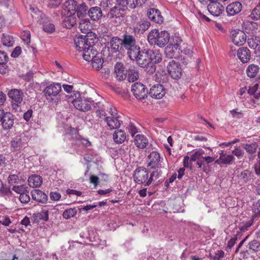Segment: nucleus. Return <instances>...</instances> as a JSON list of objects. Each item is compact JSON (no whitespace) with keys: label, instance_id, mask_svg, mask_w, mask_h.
Wrapping results in <instances>:
<instances>
[{"label":"nucleus","instance_id":"nucleus-1","mask_svg":"<svg viewBox=\"0 0 260 260\" xmlns=\"http://www.w3.org/2000/svg\"><path fill=\"white\" fill-rule=\"evenodd\" d=\"M90 5L88 2H81L78 3L75 0H68L63 5L62 8L65 11L72 10L77 14L78 18H84L87 16Z\"/></svg>","mask_w":260,"mask_h":260},{"label":"nucleus","instance_id":"nucleus-2","mask_svg":"<svg viewBox=\"0 0 260 260\" xmlns=\"http://www.w3.org/2000/svg\"><path fill=\"white\" fill-rule=\"evenodd\" d=\"M170 34L166 30L159 31L158 29H152L148 34L147 40L150 45H157L164 47L169 41Z\"/></svg>","mask_w":260,"mask_h":260},{"label":"nucleus","instance_id":"nucleus-3","mask_svg":"<svg viewBox=\"0 0 260 260\" xmlns=\"http://www.w3.org/2000/svg\"><path fill=\"white\" fill-rule=\"evenodd\" d=\"M149 49H144L141 50H137V51H134L132 54H129V58L135 61L137 64L142 68H145L148 65L149 63Z\"/></svg>","mask_w":260,"mask_h":260},{"label":"nucleus","instance_id":"nucleus-4","mask_svg":"<svg viewBox=\"0 0 260 260\" xmlns=\"http://www.w3.org/2000/svg\"><path fill=\"white\" fill-rule=\"evenodd\" d=\"M155 172H152L148 179V172L145 168H138L134 172L133 178L135 182L138 184H145V186L149 185L152 181Z\"/></svg>","mask_w":260,"mask_h":260},{"label":"nucleus","instance_id":"nucleus-5","mask_svg":"<svg viewBox=\"0 0 260 260\" xmlns=\"http://www.w3.org/2000/svg\"><path fill=\"white\" fill-rule=\"evenodd\" d=\"M122 40L123 50L125 49L127 51L128 56L129 54L140 49L136 38L133 35L125 34Z\"/></svg>","mask_w":260,"mask_h":260},{"label":"nucleus","instance_id":"nucleus-6","mask_svg":"<svg viewBox=\"0 0 260 260\" xmlns=\"http://www.w3.org/2000/svg\"><path fill=\"white\" fill-rule=\"evenodd\" d=\"M74 95L76 99H73L72 103L77 109L85 112L91 109V101L90 100H87L80 96L79 92L74 93Z\"/></svg>","mask_w":260,"mask_h":260},{"label":"nucleus","instance_id":"nucleus-7","mask_svg":"<svg viewBox=\"0 0 260 260\" xmlns=\"http://www.w3.org/2000/svg\"><path fill=\"white\" fill-rule=\"evenodd\" d=\"M127 9L126 5L124 1H120L114 7L110 9L108 13V16L110 18H118L122 17L125 14V11Z\"/></svg>","mask_w":260,"mask_h":260},{"label":"nucleus","instance_id":"nucleus-8","mask_svg":"<svg viewBox=\"0 0 260 260\" xmlns=\"http://www.w3.org/2000/svg\"><path fill=\"white\" fill-rule=\"evenodd\" d=\"M61 91L60 84L53 83L47 86L43 91L44 96L47 100H53Z\"/></svg>","mask_w":260,"mask_h":260},{"label":"nucleus","instance_id":"nucleus-9","mask_svg":"<svg viewBox=\"0 0 260 260\" xmlns=\"http://www.w3.org/2000/svg\"><path fill=\"white\" fill-rule=\"evenodd\" d=\"M167 70L170 76L175 80H178L182 76V70L180 64L174 60L169 62Z\"/></svg>","mask_w":260,"mask_h":260},{"label":"nucleus","instance_id":"nucleus-10","mask_svg":"<svg viewBox=\"0 0 260 260\" xmlns=\"http://www.w3.org/2000/svg\"><path fill=\"white\" fill-rule=\"evenodd\" d=\"M74 43L76 49L80 53L83 52L86 48H89L90 45L94 44L92 39H90L86 36H79L74 39Z\"/></svg>","mask_w":260,"mask_h":260},{"label":"nucleus","instance_id":"nucleus-11","mask_svg":"<svg viewBox=\"0 0 260 260\" xmlns=\"http://www.w3.org/2000/svg\"><path fill=\"white\" fill-rule=\"evenodd\" d=\"M29 137L23 133L17 136L11 142V146L14 150L17 151L27 146Z\"/></svg>","mask_w":260,"mask_h":260},{"label":"nucleus","instance_id":"nucleus-12","mask_svg":"<svg viewBox=\"0 0 260 260\" xmlns=\"http://www.w3.org/2000/svg\"><path fill=\"white\" fill-rule=\"evenodd\" d=\"M132 91L134 95L139 100L144 99L148 94V91L145 86L139 82L135 83L132 85Z\"/></svg>","mask_w":260,"mask_h":260},{"label":"nucleus","instance_id":"nucleus-13","mask_svg":"<svg viewBox=\"0 0 260 260\" xmlns=\"http://www.w3.org/2000/svg\"><path fill=\"white\" fill-rule=\"evenodd\" d=\"M230 35L233 43L237 46H242L246 42V35L243 31L232 30Z\"/></svg>","mask_w":260,"mask_h":260},{"label":"nucleus","instance_id":"nucleus-14","mask_svg":"<svg viewBox=\"0 0 260 260\" xmlns=\"http://www.w3.org/2000/svg\"><path fill=\"white\" fill-rule=\"evenodd\" d=\"M64 12H62L61 14L65 16L63 19V25L68 28H70L72 27L77 23V18L76 14L74 13L72 10L68 11L67 9Z\"/></svg>","mask_w":260,"mask_h":260},{"label":"nucleus","instance_id":"nucleus-15","mask_svg":"<svg viewBox=\"0 0 260 260\" xmlns=\"http://www.w3.org/2000/svg\"><path fill=\"white\" fill-rule=\"evenodd\" d=\"M9 97L11 99L12 102L14 103L12 106L14 108L18 107L23 101V93L18 89H14L11 90L8 92Z\"/></svg>","mask_w":260,"mask_h":260},{"label":"nucleus","instance_id":"nucleus-16","mask_svg":"<svg viewBox=\"0 0 260 260\" xmlns=\"http://www.w3.org/2000/svg\"><path fill=\"white\" fill-rule=\"evenodd\" d=\"M109 44L112 53L122 52L124 51L122 40L118 37L111 38Z\"/></svg>","mask_w":260,"mask_h":260},{"label":"nucleus","instance_id":"nucleus-17","mask_svg":"<svg viewBox=\"0 0 260 260\" xmlns=\"http://www.w3.org/2000/svg\"><path fill=\"white\" fill-rule=\"evenodd\" d=\"M166 91L164 86L160 84H156L150 88L149 94L153 98L160 99L165 95Z\"/></svg>","mask_w":260,"mask_h":260},{"label":"nucleus","instance_id":"nucleus-18","mask_svg":"<svg viewBox=\"0 0 260 260\" xmlns=\"http://www.w3.org/2000/svg\"><path fill=\"white\" fill-rule=\"evenodd\" d=\"M218 0L210 1V3L208 5V10L209 12L214 16H219L223 11L224 7L219 3Z\"/></svg>","mask_w":260,"mask_h":260},{"label":"nucleus","instance_id":"nucleus-19","mask_svg":"<svg viewBox=\"0 0 260 260\" xmlns=\"http://www.w3.org/2000/svg\"><path fill=\"white\" fill-rule=\"evenodd\" d=\"M87 16L92 21H98L103 17V13L101 8L98 6L89 7Z\"/></svg>","mask_w":260,"mask_h":260},{"label":"nucleus","instance_id":"nucleus-20","mask_svg":"<svg viewBox=\"0 0 260 260\" xmlns=\"http://www.w3.org/2000/svg\"><path fill=\"white\" fill-rule=\"evenodd\" d=\"M148 18L156 23H161L163 22V17L160 11L155 8H150L147 10Z\"/></svg>","mask_w":260,"mask_h":260},{"label":"nucleus","instance_id":"nucleus-21","mask_svg":"<svg viewBox=\"0 0 260 260\" xmlns=\"http://www.w3.org/2000/svg\"><path fill=\"white\" fill-rule=\"evenodd\" d=\"M150 26V23L145 20H140L133 27V31L135 34H142Z\"/></svg>","mask_w":260,"mask_h":260},{"label":"nucleus","instance_id":"nucleus-22","mask_svg":"<svg viewBox=\"0 0 260 260\" xmlns=\"http://www.w3.org/2000/svg\"><path fill=\"white\" fill-rule=\"evenodd\" d=\"M242 9V5L239 2H235L229 4L226 9L229 16H234L239 13Z\"/></svg>","mask_w":260,"mask_h":260},{"label":"nucleus","instance_id":"nucleus-23","mask_svg":"<svg viewBox=\"0 0 260 260\" xmlns=\"http://www.w3.org/2000/svg\"><path fill=\"white\" fill-rule=\"evenodd\" d=\"M14 116L10 112H6L1 121L3 128L4 130L11 129L14 124Z\"/></svg>","mask_w":260,"mask_h":260},{"label":"nucleus","instance_id":"nucleus-24","mask_svg":"<svg viewBox=\"0 0 260 260\" xmlns=\"http://www.w3.org/2000/svg\"><path fill=\"white\" fill-rule=\"evenodd\" d=\"M149 162L148 166L152 169H156L159 167L160 156L159 153L156 151L152 152L148 157Z\"/></svg>","mask_w":260,"mask_h":260},{"label":"nucleus","instance_id":"nucleus-25","mask_svg":"<svg viewBox=\"0 0 260 260\" xmlns=\"http://www.w3.org/2000/svg\"><path fill=\"white\" fill-rule=\"evenodd\" d=\"M114 73L116 79L119 81L124 80L126 77L127 71L125 70L123 64L121 62H117L114 67Z\"/></svg>","mask_w":260,"mask_h":260},{"label":"nucleus","instance_id":"nucleus-26","mask_svg":"<svg viewBox=\"0 0 260 260\" xmlns=\"http://www.w3.org/2000/svg\"><path fill=\"white\" fill-rule=\"evenodd\" d=\"M97 51L94 48V44H92L89 48H86L80 55L84 60L90 61L91 58L97 55Z\"/></svg>","mask_w":260,"mask_h":260},{"label":"nucleus","instance_id":"nucleus-27","mask_svg":"<svg viewBox=\"0 0 260 260\" xmlns=\"http://www.w3.org/2000/svg\"><path fill=\"white\" fill-rule=\"evenodd\" d=\"M237 56L243 63H247L251 58V53L247 48L242 47L238 50Z\"/></svg>","mask_w":260,"mask_h":260},{"label":"nucleus","instance_id":"nucleus-28","mask_svg":"<svg viewBox=\"0 0 260 260\" xmlns=\"http://www.w3.org/2000/svg\"><path fill=\"white\" fill-rule=\"evenodd\" d=\"M31 193L32 199L38 202L44 203L48 200L47 195L40 189H34Z\"/></svg>","mask_w":260,"mask_h":260},{"label":"nucleus","instance_id":"nucleus-29","mask_svg":"<svg viewBox=\"0 0 260 260\" xmlns=\"http://www.w3.org/2000/svg\"><path fill=\"white\" fill-rule=\"evenodd\" d=\"M124 2L127 8L128 7L134 9L137 8H142L147 4L148 0H125Z\"/></svg>","mask_w":260,"mask_h":260},{"label":"nucleus","instance_id":"nucleus-30","mask_svg":"<svg viewBox=\"0 0 260 260\" xmlns=\"http://www.w3.org/2000/svg\"><path fill=\"white\" fill-rule=\"evenodd\" d=\"M149 63H156L160 62L162 60V55L159 50L149 49Z\"/></svg>","mask_w":260,"mask_h":260},{"label":"nucleus","instance_id":"nucleus-31","mask_svg":"<svg viewBox=\"0 0 260 260\" xmlns=\"http://www.w3.org/2000/svg\"><path fill=\"white\" fill-rule=\"evenodd\" d=\"M134 143L137 147L144 149L148 144V141L144 135H137L135 137Z\"/></svg>","mask_w":260,"mask_h":260},{"label":"nucleus","instance_id":"nucleus-32","mask_svg":"<svg viewBox=\"0 0 260 260\" xmlns=\"http://www.w3.org/2000/svg\"><path fill=\"white\" fill-rule=\"evenodd\" d=\"M259 69L258 65L253 63L250 64L246 68V75L250 78H254L258 73Z\"/></svg>","mask_w":260,"mask_h":260},{"label":"nucleus","instance_id":"nucleus-33","mask_svg":"<svg viewBox=\"0 0 260 260\" xmlns=\"http://www.w3.org/2000/svg\"><path fill=\"white\" fill-rule=\"evenodd\" d=\"M105 121L111 129L118 128L121 124L120 120H118V117H106Z\"/></svg>","mask_w":260,"mask_h":260},{"label":"nucleus","instance_id":"nucleus-34","mask_svg":"<svg viewBox=\"0 0 260 260\" xmlns=\"http://www.w3.org/2000/svg\"><path fill=\"white\" fill-rule=\"evenodd\" d=\"M91 22L87 18H82L79 24V28L83 33H87L90 30Z\"/></svg>","mask_w":260,"mask_h":260},{"label":"nucleus","instance_id":"nucleus-35","mask_svg":"<svg viewBox=\"0 0 260 260\" xmlns=\"http://www.w3.org/2000/svg\"><path fill=\"white\" fill-rule=\"evenodd\" d=\"M42 178L37 175H32L28 179L29 185L32 187H37L42 184Z\"/></svg>","mask_w":260,"mask_h":260},{"label":"nucleus","instance_id":"nucleus-36","mask_svg":"<svg viewBox=\"0 0 260 260\" xmlns=\"http://www.w3.org/2000/svg\"><path fill=\"white\" fill-rule=\"evenodd\" d=\"M126 139V135L124 131L120 129L116 131L113 134V140L117 144H121Z\"/></svg>","mask_w":260,"mask_h":260},{"label":"nucleus","instance_id":"nucleus-37","mask_svg":"<svg viewBox=\"0 0 260 260\" xmlns=\"http://www.w3.org/2000/svg\"><path fill=\"white\" fill-rule=\"evenodd\" d=\"M238 177L242 182L247 183L252 179V173L251 171L248 170H245L241 172L240 174L238 175Z\"/></svg>","mask_w":260,"mask_h":260},{"label":"nucleus","instance_id":"nucleus-38","mask_svg":"<svg viewBox=\"0 0 260 260\" xmlns=\"http://www.w3.org/2000/svg\"><path fill=\"white\" fill-rule=\"evenodd\" d=\"M247 43L251 49H255L257 47L260 48V40L258 37H252L248 38Z\"/></svg>","mask_w":260,"mask_h":260},{"label":"nucleus","instance_id":"nucleus-39","mask_svg":"<svg viewBox=\"0 0 260 260\" xmlns=\"http://www.w3.org/2000/svg\"><path fill=\"white\" fill-rule=\"evenodd\" d=\"M1 41L3 44L7 47H11L14 43V38L11 36L8 35H5V34H3Z\"/></svg>","mask_w":260,"mask_h":260},{"label":"nucleus","instance_id":"nucleus-40","mask_svg":"<svg viewBox=\"0 0 260 260\" xmlns=\"http://www.w3.org/2000/svg\"><path fill=\"white\" fill-rule=\"evenodd\" d=\"M90 61H91V64L93 68H94L96 70H99L102 68L103 61L100 56L96 55L93 57V58H91Z\"/></svg>","mask_w":260,"mask_h":260},{"label":"nucleus","instance_id":"nucleus-41","mask_svg":"<svg viewBox=\"0 0 260 260\" xmlns=\"http://www.w3.org/2000/svg\"><path fill=\"white\" fill-rule=\"evenodd\" d=\"M256 25L255 22L248 21L243 23V28L246 32L249 34L256 28Z\"/></svg>","mask_w":260,"mask_h":260},{"label":"nucleus","instance_id":"nucleus-42","mask_svg":"<svg viewBox=\"0 0 260 260\" xmlns=\"http://www.w3.org/2000/svg\"><path fill=\"white\" fill-rule=\"evenodd\" d=\"M250 17L253 20L260 19V3L252 10Z\"/></svg>","mask_w":260,"mask_h":260},{"label":"nucleus","instance_id":"nucleus-43","mask_svg":"<svg viewBox=\"0 0 260 260\" xmlns=\"http://www.w3.org/2000/svg\"><path fill=\"white\" fill-rule=\"evenodd\" d=\"M12 190L15 192L20 194V195H21L24 193H28L27 187L25 185L14 186L12 187Z\"/></svg>","mask_w":260,"mask_h":260},{"label":"nucleus","instance_id":"nucleus-44","mask_svg":"<svg viewBox=\"0 0 260 260\" xmlns=\"http://www.w3.org/2000/svg\"><path fill=\"white\" fill-rule=\"evenodd\" d=\"M257 147V145L256 143H252L251 144H245L243 148L246 150V152L250 154H253L255 152Z\"/></svg>","mask_w":260,"mask_h":260},{"label":"nucleus","instance_id":"nucleus-45","mask_svg":"<svg viewBox=\"0 0 260 260\" xmlns=\"http://www.w3.org/2000/svg\"><path fill=\"white\" fill-rule=\"evenodd\" d=\"M77 213V210L75 208H70L66 210L62 214L63 217L66 219H69L74 217Z\"/></svg>","mask_w":260,"mask_h":260},{"label":"nucleus","instance_id":"nucleus-46","mask_svg":"<svg viewBox=\"0 0 260 260\" xmlns=\"http://www.w3.org/2000/svg\"><path fill=\"white\" fill-rule=\"evenodd\" d=\"M166 56L170 58H172L175 56V50L173 48L172 45H169L166 48L165 51Z\"/></svg>","mask_w":260,"mask_h":260},{"label":"nucleus","instance_id":"nucleus-47","mask_svg":"<svg viewBox=\"0 0 260 260\" xmlns=\"http://www.w3.org/2000/svg\"><path fill=\"white\" fill-rule=\"evenodd\" d=\"M255 215L253 216L252 218L250 220L246 222H242L240 223L239 225V229L241 231L244 232L248 230V229L251 226L253 221V218L254 217Z\"/></svg>","mask_w":260,"mask_h":260},{"label":"nucleus","instance_id":"nucleus-48","mask_svg":"<svg viewBox=\"0 0 260 260\" xmlns=\"http://www.w3.org/2000/svg\"><path fill=\"white\" fill-rule=\"evenodd\" d=\"M260 243L256 240H253L249 243V248L250 250L256 252L258 250Z\"/></svg>","mask_w":260,"mask_h":260},{"label":"nucleus","instance_id":"nucleus-49","mask_svg":"<svg viewBox=\"0 0 260 260\" xmlns=\"http://www.w3.org/2000/svg\"><path fill=\"white\" fill-rule=\"evenodd\" d=\"M22 39L28 45L30 42V32L29 30H24L22 34Z\"/></svg>","mask_w":260,"mask_h":260},{"label":"nucleus","instance_id":"nucleus-50","mask_svg":"<svg viewBox=\"0 0 260 260\" xmlns=\"http://www.w3.org/2000/svg\"><path fill=\"white\" fill-rule=\"evenodd\" d=\"M47 6L50 8H56L62 3V0H47Z\"/></svg>","mask_w":260,"mask_h":260},{"label":"nucleus","instance_id":"nucleus-51","mask_svg":"<svg viewBox=\"0 0 260 260\" xmlns=\"http://www.w3.org/2000/svg\"><path fill=\"white\" fill-rule=\"evenodd\" d=\"M20 180L18 175H10L8 178V183L9 184L18 183Z\"/></svg>","mask_w":260,"mask_h":260},{"label":"nucleus","instance_id":"nucleus-52","mask_svg":"<svg viewBox=\"0 0 260 260\" xmlns=\"http://www.w3.org/2000/svg\"><path fill=\"white\" fill-rule=\"evenodd\" d=\"M234 159V156L231 154L225 155L220 157V159H222V164H230Z\"/></svg>","mask_w":260,"mask_h":260},{"label":"nucleus","instance_id":"nucleus-53","mask_svg":"<svg viewBox=\"0 0 260 260\" xmlns=\"http://www.w3.org/2000/svg\"><path fill=\"white\" fill-rule=\"evenodd\" d=\"M210 256L213 258V260H219L220 258L223 257L224 252L222 250H218L217 252L214 253V254L210 253Z\"/></svg>","mask_w":260,"mask_h":260},{"label":"nucleus","instance_id":"nucleus-54","mask_svg":"<svg viewBox=\"0 0 260 260\" xmlns=\"http://www.w3.org/2000/svg\"><path fill=\"white\" fill-rule=\"evenodd\" d=\"M43 29L45 31L51 33L54 31L55 26L52 23H46L43 25Z\"/></svg>","mask_w":260,"mask_h":260},{"label":"nucleus","instance_id":"nucleus-55","mask_svg":"<svg viewBox=\"0 0 260 260\" xmlns=\"http://www.w3.org/2000/svg\"><path fill=\"white\" fill-rule=\"evenodd\" d=\"M37 217L40 219L44 220L45 221H47L48 220V218H49L48 210L43 209L41 212L38 213Z\"/></svg>","mask_w":260,"mask_h":260},{"label":"nucleus","instance_id":"nucleus-56","mask_svg":"<svg viewBox=\"0 0 260 260\" xmlns=\"http://www.w3.org/2000/svg\"><path fill=\"white\" fill-rule=\"evenodd\" d=\"M233 117L240 119L243 117V114L242 111H238V109H234L230 111Z\"/></svg>","mask_w":260,"mask_h":260},{"label":"nucleus","instance_id":"nucleus-57","mask_svg":"<svg viewBox=\"0 0 260 260\" xmlns=\"http://www.w3.org/2000/svg\"><path fill=\"white\" fill-rule=\"evenodd\" d=\"M8 61V56L4 51H0V64L7 63Z\"/></svg>","mask_w":260,"mask_h":260},{"label":"nucleus","instance_id":"nucleus-58","mask_svg":"<svg viewBox=\"0 0 260 260\" xmlns=\"http://www.w3.org/2000/svg\"><path fill=\"white\" fill-rule=\"evenodd\" d=\"M27 193H24L20 195L19 200L22 203L26 204L30 201V197Z\"/></svg>","mask_w":260,"mask_h":260},{"label":"nucleus","instance_id":"nucleus-59","mask_svg":"<svg viewBox=\"0 0 260 260\" xmlns=\"http://www.w3.org/2000/svg\"><path fill=\"white\" fill-rule=\"evenodd\" d=\"M146 67L147 73L149 74H153L156 70L155 65L152 63H149L148 65H147Z\"/></svg>","mask_w":260,"mask_h":260},{"label":"nucleus","instance_id":"nucleus-60","mask_svg":"<svg viewBox=\"0 0 260 260\" xmlns=\"http://www.w3.org/2000/svg\"><path fill=\"white\" fill-rule=\"evenodd\" d=\"M128 78L129 80L132 82L137 80L139 78L138 72L136 71L131 72V73L128 74Z\"/></svg>","mask_w":260,"mask_h":260},{"label":"nucleus","instance_id":"nucleus-61","mask_svg":"<svg viewBox=\"0 0 260 260\" xmlns=\"http://www.w3.org/2000/svg\"><path fill=\"white\" fill-rule=\"evenodd\" d=\"M50 197L52 200L57 201H58L60 199L61 195H60V193L56 192V191L51 192L50 193Z\"/></svg>","mask_w":260,"mask_h":260},{"label":"nucleus","instance_id":"nucleus-62","mask_svg":"<svg viewBox=\"0 0 260 260\" xmlns=\"http://www.w3.org/2000/svg\"><path fill=\"white\" fill-rule=\"evenodd\" d=\"M21 52V48L20 46H17L11 53V56L12 57H18Z\"/></svg>","mask_w":260,"mask_h":260},{"label":"nucleus","instance_id":"nucleus-63","mask_svg":"<svg viewBox=\"0 0 260 260\" xmlns=\"http://www.w3.org/2000/svg\"><path fill=\"white\" fill-rule=\"evenodd\" d=\"M201 157H202V155H201V153H200L199 151L197 150L191 156L190 160L192 161H194L200 159V158H202Z\"/></svg>","mask_w":260,"mask_h":260},{"label":"nucleus","instance_id":"nucleus-64","mask_svg":"<svg viewBox=\"0 0 260 260\" xmlns=\"http://www.w3.org/2000/svg\"><path fill=\"white\" fill-rule=\"evenodd\" d=\"M33 111L31 109H29L27 112L24 113L23 115V118L26 121H28L32 116Z\"/></svg>","mask_w":260,"mask_h":260}]
</instances>
